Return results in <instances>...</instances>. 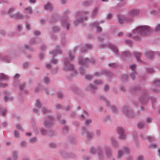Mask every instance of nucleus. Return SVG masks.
<instances>
[{"mask_svg": "<svg viewBox=\"0 0 160 160\" xmlns=\"http://www.w3.org/2000/svg\"><path fill=\"white\" fill-rule=\"evenodd\" d=\"M152 28L148 26H140L136 29L132 30L134 33H136L139 36H147L150 34L152 32Z\"/></svg>", "mask_w": 160, "mask_h": 160, "instance_id": "1", "label": "nucleus"}, {"mask_svg": "<svg viewBox=\"0 0 160 160\" xmlns=\"http://www.w3.org/2000/svg\"><path fill=\"white\" fill-rule=\"evenodd\" d=\"M54 117L52 115H49L46 117L43 124L46 128H50L54 125Z\"/></svg>", "mask_w": 160, "mask_h": 160, "instance_id": "2", "label": "nucleus"}, {"mask_svg": "<svg viewBox=\"0 0 160 160\" xmlns=\"http://www.w3.org/2000/svg\"><path fill=\"white\" fill-rule=\"evenodd\" d=\"M79 63L82 66L80 68L79 70L82 74H84L85 73V70L82 67H87V64L89 62L88 58H82L80 57L78 60Z\"/></svg>", "mask_w": 160, "mask_h": 160, "instance_id": "3", "label": "nucleus"}, {"mask_svg": "<svg viewBox=\"0 0 160 160\" xmlns=\"http://www.w3.org/2000/svg\"><path fill=\"white\" fill-rule=\"evenodd\" d=\"M122 112L128 117L133 118L134 116L133 110L128 106H124L122 109Z\"/></svg>", "mask_w": 160, "mask_h": 160, "instance_id": "4", "label": "nucleus"}, {"mask_svg": "<svg viewBox=\"0 0 160 160\" xmlns=\"http://www.w3.org/2000/svg\"><path fill=\"white\" fill-rule=\"evenodd\" d=\"M89 14V12L87 11H83L82 12H78L76 14V17L77 18H78L79 22H82L84 19H87L88 17L87 15Z\"/></svg>", "mask_w": 160, "mask_h": 160, "instance_id": "5", "label": "nucleus"}, {"mask_svg": "<svg viewBox=\"0 0 160 160\" xmlns=\"http://www.w3.org/2000/svg\"><path fill=\"white\" fill-rule=\"evenodd\" d=\"M139 11L138 10L134 9L131 10L129 13V15L131 18H127L124 20V21H125L126 20L128 22H130L132 18L136 17Z\"/></svg>", "mask_w": 160, "mask_h": 160, "instance_id": "6", "label": "nucleus"}, {"mask_svg": "<svg viewBox=\"0 0 160 160\" xmlns=\"http://www.w3.org/2000/svg\"><path fill=\"white\" fill-rule=\"evenodd\" d=\"M74 67L73 65L69 63L67 60L64 61V65L63 68L64 71L72 70L74 69Z\"/></svg>", "mask_w": 160, "mask_h": 160, "instance_id": "7", "label": "nucleus"}, {"mask_svg": "<svg viewBox=\"0 0 160 160\" xmlns=\"http://www.w3.org/2000/svg\"><path fill=\"white\" fill-rule=\"evenodd\" d=\"M97 152L98 154L99 158L101 160H102L104 158V155L103 150L100 146H98L97 148Z\"/></svg>", "mask_w": 160, "mask_h": 160, "instance_id": "8", "label": "nucleus"}, {"mask_svg": "<svg viewBox=\"0 0 160 160\" xmlns=\"http://www.w3.org/2000/svg\"><path fill=\"white\" fill-rule=\"evenodd\" d=\"M117 131L119 134V138L120 139H124L126 138V135L124 134L123 128L120 127H118Z\"/></svg>", "mask_w": 160, "mask_h": 160, "instance_id": "9", "label": "nucleus"}, {"mask_svg": "<svg viewBox=\"0 0 160 160\" xmlns=\"http://www.w3.org/2000/svg\"><path fill=\"white\" fill-rule=\"evenodd\" d=\"M105 155L108 158H110L112 156L111 149L108 147L105 146L104 148Z\"/></svg>", "mask_w": 160, "mask_h": 160, "instance_id": "10", "label": "nucleus"}, {"mask_svg": "<svg viewBox=\"0 0 160 160\" xmlns=\"http://www.w3.org/2000/svg\"><path fill=\"white\" fill-rule=\"evenodd\" d=\"M62 23L63 27H66L68 30L69 29V24L68 22V18L67 17H65L63 18L62 20Z\"/></svg>", "mask_w": 160, "mask_h": 160, "instance_id": "11", "label": "nucleus"}, {"mask_svg": "<svg viewBox=\"0 0 160 160\" xmlns=\"http://www.w3.org/2000/svg\"><path fill=\"white\" fill-rule=\"evenodd\" d=\"M111 143L112 147L115 148L118 147L119 144L117 142L116 139L112 137L111 138Z\"/></svg>", "mask_w": 160, "mask_h": 160, "instance_id": "12", "label": "nucleus"}, {"mask_svg": "<svg viewBox=\"0 0 160 160\" xmlns=\"http://www.w3.org/2000/svg\"><path fill=\"white\" fill-rule=\"evenodd\" d=\"M12 153L13 160H17L18 157V152L16 150H13L12 151Z\"/></svg>", "mask_w": 160, "mask_h": 160, "instance_id": "13", "label": "nucleus"}, {"mask_svg": "<svg viewBox=\"0 0 160 160\" xmlns=\"http://www.w3.org/2000/svg\"><path fill=\"white\" fill-rule=\"evenodd\" d=\"M12 18H23L22 14H21L19 12L16 13L15 14H13V15H11Z\"/></svg>", "mask_w": 160, "mask_h": 160, "instance_id": "14", "label": "nucleus"}, {"mask_svg": "<svg viewBox=\"0 0 160 160\" xmlns=\"http://www.w3.org/2000/svg\"><path fill=\"white\" fill-rule=\"evenodd\" d=\"M134 54L136 57L137 60L140 62L142 63V61L140 59V57H141V54L138 52H135L134 53Z\"/></svg>", "mask_w": 160, "mask_h": 160, "instance_id": "15", "label": "nucleus"}, {"mask_svg": "<svg viewBox=\"0 0 160 160\" xmlns=\"http://www.w3.org/2000/svg\"><path fill=\"white\" fill-rule=\"evenodd\" d=\"M41 134L42 135H47V134L46 130L43 127L39 128Z\"/></svg>", "mask_w": 160, "mask_h": 160, "instance_id": "16", "label": "nucleus"}, {"mask_svg": "<svg viewBox=\"0 0 160 160\" xmlns=\"http://www.w3.org/2000/svg\"><path fill=\"white\" fill-rule=\"evenodd\" d=\"M47 136L48 137H51L55 136V132L52 130H50L47 133Z\"/></svg>", "mask_w": 160, "mask_h": 160, "instance_id": "17", "label": "nucleus"}, {"mask_svg": "<svg viewBox=\"0 0 160 160\" xmlns=\"http://www.w3.org/2000/svg\"><path fill=\"white\" fill-rule=\"evenodd\" d=\"M110 48L116 54H118V48L115 46L112 45H111L110 46Z\"/></svg>", "mask_w": 160, "mask_h": 160, "instance_id": "18", "label": "nucleus"}, {"mask_svg": "<svg viewBox=\"0 0 160 160\" xmlns=\"http://www.w3.org/2000/svg\"><path fill=\"white\" fill-rule=\"evenodd\" d=\"M98 8H95L92 11L91 16L92 17H94L97 15V13L98 11Z\"/></svg>", "mask_w": 160, "mask_h": 160, "instance_id": "19", "label": "nucleus"}, {"mask_svg": "<svg viewBox=\"0 0 160 160\" xmlns=\"http://www.w3.org/2000/svg\"><path fill=\"white\" fill-rule=\"evenodd\" d=\"M8 77L7 75L3 73H1L0 74V80H5L8 79Z\"/></svg>", "mask_w": 160, "mask_h": 160, "instance_id": "20", "label": "nucleus"}, {"mask_svg": "<svg viewBox=\"0 0 160 160\" xmlns=\"http://www.w3.org/2000/svg\"><path fill=\"white\" fill-rule=\"evenodd\" d=\"M123 154V151L121 149L119 150L118 152L117 157V158L119 159L121 158V157L122 156Z\"/></svg>", "mask_w": 160, "mask_h": 160, "instance_id": "21", "label": "nucleus"}, {"mask_svg": "<svg viewBox=\"0 0 160 160\" xmlns=\"http://www.w3.org/2000/svg\"><path fill=\"white\" fill-rule=\"evenodd\" d=\"M145 55L148 58H151L153 57V52H148L145 53Z\"/></svg>", "mask_w": 160, "mask_h": 160, "instance_id": "22", "label": "nucleus"}, {"mask_svg": "<svg viewBox=\"0 0 160 160\" xmlns=\"http://www.w3.org/2000/svg\"><path fill=\"white\" fill-rule=\"evenodd\" d=\"M59 47L58 46L57 47V50L56 51V50H54L52 52V54L53 56H55L56 55L57 53V52L60 54L62 53L61 50L59 49Z\"/></svg>", "mask_w": 160, "mask_h": 160, "instance_id": "23", "label": "nucleus"}, {"mask_svg": "<svg viewBox=\"0 0 160 160\" xmlns=\"http://www.w3.org/2000/svg\"><path fill=\"white\" fill-rule=\"evenodd\" d=\"M152 84L154 86L157 87L159 86L160 81L158 80H155L152 82Z\"/></svg>", "mask_w": 160, "mask_h": 160, "instance_id": "24", "label": "nucleus"}, {"mask_svg": "<svg viewBox=\"0 0 160 160\" xmlns=\"http://www.w3.org/2000/svg\"><path fill=\"white\" fill-rule=\"evenodd\" d=\"M45 8L46 10H50L51 11L52 10V7L51 5V4L48 3L45 6Z\"/></svg>", "mask_w": 160, "mask_h": 160, "instance_id": "25", "label": "nucleus"}, {"mask_svg": "<svg viewBox=\"0 0 160 160\" xmlns=\"http://www.w3.org/2000/svg\"><path fill=\"white\" fill-rule=\"evenodd\" d=\"M111 109L113 113L116 114L118 112L117 107L115 106H113L111 107Z\"/></svg>", "mask_w": 160, "mask_h": 160, "instance_id": "26", "label": "nucleus"}, {"mask_svg": "<svg viewBox=\"0 0 160 160\" xmlns=\"http://www.w3.org/2000/svg\"><path fill=\"white\" fill-rule=\"evenodd\" d=\"M13 99V97L10 94H8L6 96L4 97V100H12Z\"/></svg>", "mask_w": 160, "mask_h": 160, "instance_id": "27", "label": "nucleus"}, {"mask_svg": "<svg viewBox=\"0 0 160 160\" xmlns=\"http://www.w3.org/2000/svg\"><path fill=\"white\" fill-rule=\"evenodd\" d=\"M145 122H140L138 124V128L140 129L142 128L145 125Z\"/></svg>", "mask_w": 160, "mask_h": 160, "instance_id": "28", "label": "nucleus"}, {"mask_svg": "<svg viewBox=\"0 0 160 160\" xmlns=\"http://www.w3.org/2000/svg\"><path fill=\"white\" fill-rule=\"evenodd\" d=\"M87 138L88 139H90L92 138L93 136V133L92 132H88V133H87Z\"/></svg>", "mask_w": 160, "mask_h": 160, "instance_id": "29", "label": "nucleus"}, {"mask_svg": "<svg viewBox=\"0 0 160 160\" xmlns=\"http://www.w3.org/2000/svg\"><path fill=\"white\" fill-rule=\"evenodd\" d=\"M82 135H83V134L84 133H85L86 134H87L88 133V131L86 128L83 127L82 128Z\"/></svg>", "mask_w": 160, "mask_h": 160, "instance_id": "30", "label": "nucleus"}, {"mask_svg": "<svg viewBox=\"0 0 160 160\" xmlns=\"http://www.w3.org/2000/svg\"><path fill=\"white\" fill-rule=\"evenodd\" d=\"M42 112L43 113H45L46 112H51V111L50 110H48L45 107H43L42 108Z\"/></svg>", "mask_w": 160, "mask_h": 160, "instance_id": "31", "label": "nucleus"}, {"mask_svg": "<svg viewBox=\"0 0 160 160\" xmlns=\"http://www.w3.org/2000/svg\"><path fill=\"white\" fill-rule=\"evenodd\" d=\"M68 127L67 126L64 127L62 129V132L63 134H65L68 132Z\"/></svg>", "mask_w": 160, "mask_h": 160, "instance_id": "32", "label": "nucleus"}, {"mask_svg": "<svg viewBox=\"0 0 160 160\" xmlns=\"http://www.w3.org/2000/svg\"><path fill=\"white\" fill-rule=\"evenodd\" d=\"M97 151V148L96 149L94 148H92L90 149V152L93 154H95L96 153V152Z\"/></svg>", "mask_w": 160, "mask_h": 160, "instance_id": "33", "label": "nucleus"}, {"mask_svg": "<svg viewBox=\"0 0 160 160\" xmlns=\"http://www.w3.org/2000/svg\"><path fill=\"white\" fill-rule=\"evenodd\" d=\"M0 110L2 112V115L5 116L7 112V110L1 108V107H0Z\"/></svg>", "mask_w": 160, "mask_h": 160, "instance_id": "34", "label": "nucleus"}, {"mask_svg": "<svg viewBox=\"0 0 160 160\" xmlns=\"http://www.w3.org/2000/svg\"><path fill=\"white\" fill-rule=\"evenodd\" d=\"M25 10L26 11V12L27 13H31L32 12V8L31 7H29L28 8H26Z\"/></svg>", "mask_w": 160, "mask_h": 160, "instance_id": "35", "label": "nucleus"}, {"mask_svg": "<svg viewBox=\"0 0 160 160\" xmlns=\"http://www.w3.org/2000/svg\"><path fill=\"white\" fill-rule=\"evenodd\" d=\"M51 148H54L56 147L57 144L54 142H51L49 144Z\"/></svg>", "mask_w": 160, "mask_h": 160, "instance_id": "36", "label": "nucleus"}, {"mask_svg": "<svg viewBox=\"0 0 160 160\" xmlns=\"http://www.w3.org/2000/svg\"><path fill=\"white\" fill-rule=\"evenodd\" d=\"M36 106L38 108H40L42 106V105L41 102H40V101H37V102L36 104Z\"/></svg>", "mask_w": 160, "mask_h": 160, "instance_id": "37", "label": "nucleus"}, {"mask_svg": "<svg viewBox=\"0 0 160 160\" xmlns=\"http://www.w3.org/2000/svg\"><path fill=\"white\" fill-rule=\"evenodd\" d=\"M94 26L97 27V30L98 32L101 31L102 28L101 27L98 26V24L97 23H95L94 24Z\"/></svg>", "mask_w": 160, "mask_h": 160, "instance_id": "38", "label": "nucleus"}, {"mask_svg": "<svg viewBox=\"0 0 160 160\" xmlns=\"http://www.w3.org/2000/svg\"><path fill=\"white\" fill-rule=\"evenodd\" d=\"M156 146L157 145L155 143H152L149 145L148 147L150 149H153V148H155Z\"/></svg>", "mask_w": 160, "mask_h": 160, "instance_id": "39", "label": "nucleus"}, {"mask_svg": "<svg viewBox=\"0 0 160 160\" xmlns=\"http://www.w3.org/2000/svg\"><path fill=\"white\" fill-rule=\"evenodd\" d=\"M129 56L130 54L129 52H124L122 55V57L124 58H125Z\"/></svg>", "mask_w": 160, "mask_h": 160, "instance_id": "40", "label": "nucleus"}, {"mask_svg": "<svg viewBox=\"0 0 160 160\" xmlns=\"http://www.w3.org/2000/svg\"><path fill=\"white\" fill-rule=\"evenodd\" d=\"M14 9L13 8H10L8 11V13L9 15L11 16V15H13V14H12L11 13V12H13L14 11Z\"/></svg>", "mask_w": 160, "mask_h": 160, "instance_id": "41", "label": "nucleus"}, {"mask_svg": "<svg viewBox=\"0 0 160 160\" xmlns=\"http://www.w3.org/2000/svg\"><path fill=\"white\" fill-rule=\"evenodd\" d=\"M123 149L124 152L127 153H129L130 152V150L129 148L126 146H125L123 147Z\"/></svg>", "mask_w": 160, "mask_h": 160, "instance_id": "42", "label": "nucleus"}, {"mask_svg": "<svg viewBox=\"0 0 160 160\" xmlns=\"http://www.w3.org/2000/svg\"><path fill=\"white\" fill-rule=\"evenodd\" d=\"M128 77L126 75H123L122 77V80L123 82H125L126 81Z\"/></svg>", "mask_w": 160, "mask_h": 160, "instance_id": "43", "label": "nucleus"}, {"mask_svg": "<svg viewBox=\"0 0 160 160\" xmlns=\"http://www.w3.org/2000/svg\"><path fill=\"white\" fill-rule=\"evenodd\" d=\"M148 141L150 142L153 141L154 140V138L152 136H149L147 137Z\"/></svg>", "mask_w": 160, "mask_h": 160, "instance_id": "44", "label": "nucleus"}, {"mask_svg": "<svg viewBox=\"0 0 160 160\" xmlns=\"http://www.w3.org/2000/svg\"><path fill=\"white\" fill-rule=\"evenodd\" d=\"M71 107L69 105H68L63 107V108L66 111H69L71 109Z\"/></svg>", "mask_w": 160, "mask_h": 160, "instance_id": "45", "label": "nucleus"}, {"mask_svg": "<svg viewBox=\"0 0 160 160\" xmlns=\"http://www.w3.org/2000/svg\"><path fill=\"white\" fill-rule=\"evenodd\" d=\"M36 141H37L36 138L35 137L31 138L29 140V142L31 143L35 142H36Z\"/></svg>", "mask_w": 160, "mask_h": 160, "instance_id": "46", "label": "nucleus"}, {"mask_svg": "<svg viewBox=\"0 0 160 160\" xmlns=\"http://www.w3.org/2000/svg\"><path fill=\"white\" fill-rule=\"evenodd\" d=\"M92 122V120L91 119H89L88 120H87L85 122V124L88 125Z\"/></svg>", "mask_w": 160, "mask_h": 160, "instance_id": "47", "label": "nucleus"}, {"mask_svg": "<svg viewBox=\"0 0 160 160\" xmlns=\"http://www.w3.org/2000/svg\"><path fill=\"white\" fill-rule=\"evenodd\" d=\"M160 29V24H158L156 26V28L155 29V31H158Z\"/></svg>", "mask_w": 160, "mask_h": 160, "instance_id": "48", "label": "nucleus"}, {"mask_svg": "<svg viewBox=\"0 0 160 160\" xmlns=\"http://www.w3.org/2000/svg\"><path fill=\"white\" fill-rule=\"evenodd\" d=\"M20 145L22 147H25L26 146V142L22 141L20 143Z\"/></svg>", "mask_w": 160, "mask_h": 160, "instance_id": "49", "label": "nucleus"}, {"mask_svg": "<svg viewBox=\"0 0 160 160\" xmlns=\"http://www.w3.org/2000/svg\"><path fill=\"white\" fill-rule=\"evenodd\" d=\"M16 128L18 129L19 131H23V129L21 127V126L19 124H18L16 126Z\"/></svg>", "mask_w": 160, "mask_h": 160, "instance_id": "50", "label": "nucleus"}, {"mask_svg": "<svg viewBox=\"0 0 160 160\" xmlns=\"http://www.w3.org/2000/svg\"><path fill=\"white\" fill-rule=\"evenodd\" d=\"M14 132L15 136L16 138L18 137L19 136L18 132L17 130H14Z\"/></svg>", "mask_w": 160, "mask_h": 160, "instance_id": "51", "label": "nucleus"}, {"mask_svg": "<svg viewBox=\"0 0 160 160\" xmlns=\"http://www.w3.org/2000/svg\"><path fill=\"white\" fill-rule=\"evenodd\" d=\"M68 54L70 59L72 60L74 58V56L72 55V53L71 52H69Z\"/></svg>", "mask_w": 160, "mask_h": 160, "instance_id": "52", "label": "nucleus"}, {"mask_svg": "<svg viewBox=\"0 0 160 160\" xmlns=\"http://www.w3.org/2000/svg\"><path fill=\"white\" fill-rule=\"evenodd\" d=\"M83 159L84 160H89L90 159V157L88 156H84L83 157Z\"/></svg>", "mask_w": 160, "mask_h": 160, "instance_id": "53", "label": "nucleus"}, {"mask_svg": "<svg viewBox=\"0 0 160 160\" xmlns=\"http://www.w3.org/2000/svg\"><path fill=\"white\" fill-rule=\"evenodd\" d=\"M94 83L96 84H99L100 83H102V80H95L94 81Z\"/></svg>", "mask_w": 160, "mask_h": 160, "instance_id": "54", "label": "nucleus"}, {"mask_svg": "<svg viewBox=\"0 0 160 160\" xmlns=\"http://www.w3.org/2000/svg\"><path fill=\"white\" fill-rule=\"evenodd\" d=\"M92 78V76L89 75H87L86 76V78L87 79L90 80Z\"/></svg>", "mask_w": 160, "mask_h": 160, "instance_id": "55", "label": "nucleus"}, {"mask_svg": "<svg viewBox=\"0 0 160 160\" xmlns=\"http://www.w3.org/2000/svg\"><path fill=\"white\" fill-rule=\"evenodd\" d=\"M59 28L57 27H54L53 28V30L54 32L58 31L59 30Z\"/></svg>", "mask_w": 160, "mask_h": 160, "instance_id": "56", "label": "nucleus"}, {"mask_svg": "<svg viewBox=\"0 0 160 160\" xmlns=\"http://www.w3.org/2000/svg\"><path fill=\"white\" fill-rule=\"evenodd\" d=\"M108 66L109 67H112L114 68L117 66V65L115 63H110L108 64Z\"/></svg>", "mask_w": 160, "mask_h": 160, "instance_id": "57", "label": "nucleus"}, {"mask_svg": "<svg viewBox=\"0 0 160 160\" xmlns=\"http://www.w3.org/2000/svg\"><path fill=\"white\" fill-rule=\"evenodd\" d=\"M136 73L134 72L131 74V76L133 79H134Z\"/></svg>", "mask_w": 160, "mask_h": 160, "instance_id": "58", "label": "nucleus"}, {"mask_svg": "<svg viewBox=\"0 0 160 160\" xmlns=\"http://www.w3.org/2000/svg\"><path fill=\"white\" fill-rule=\"evenodd\" d=\"M74 72L73 73H72L71 74V77H72L73 76H75L77 75L78 73V72L76 70H73Z\"/></svg>", "mask_w": 160, "mask_h": 160, "instance_id": "59", "label": "nucleus"}, {"mask_svg": "<svg viewBox=\"0 0 160 160\" xmlns=\"http://www.w3.org/2000/svg\"><path fill=\"white\" fill-rule=\"evenodd\" d=\"M25 86V84L24 83H23L22 84L20 85V89L21 90H22L23 89L24 87Z\"/></svg>", "mask_w": 160, "mask_h": 160, "instance_id": "60", "label": "nucleus"}, {"mask_svg": "<svg viewBox=\"0 0 160 160\" xmlns=\"http://www.w3.org/2000/svg\"><path fill=\"white\" fill-rule=\"evenodd\" d=\"M30 25L29 23H26V28L28 30H29L30 29Z\"/></svg>", "mask_w": 160, "mask_h": 160, "instance_id": "61", "label": "nucleus"}, {"mask_svg": "<svg viewBox=\"0 0 160 160\" xmlns=\"http://www.w3.org/2000/svg\"><path fill=\"white\" fill-rule=\"evenodd\" d=\"M7 85L6 84H3L0 82V87H5Z\"/></svg>", "mask_w": 160, "mask_h": 160, "instance_id": "62", "label": "nucleus"}, {"mask_svg": "<svg viewBox=\"0 0 160 160\" xmlns=\"http://www.w3.org/2000/svg\"><path fill=\"white\" fill-rule=\"evenodd\" d=\"M56 108L57 109H61L62 108L61 106L59 104H57L56 105Z\"/></svg>", "mask_w": 160, "mask_h": 160, "instance_id": "63", "label": "nucleus"}, {"mask_svg": "<svg viewBox=\"0 0 160 160\" xmlns=\"http://www.w3.org/2000/svg\"><path fill=\"white\" fill-rule=\"evenodd\" d=\"M137 160H143V157L142 156H140L138 157Z\"/></svg>", "mask_w": 160, "mask_h": 160, "instance_id": "64", "label": "nucleus"}]
</instances>
